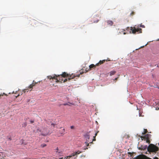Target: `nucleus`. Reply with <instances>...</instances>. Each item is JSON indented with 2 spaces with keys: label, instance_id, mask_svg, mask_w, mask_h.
<instances>
[{
  "label": "nucleus",
  "instance_id": "f257e3e1",
  "mask_svg": "<svg viewBox=\"0 0 159 159\" xmlns=\"http://www.w3.org/2000/svg\"><path fill=\"white\" fill-rule=\"evenodd\" d=\"M80 75H79L78 76H79ZM76 76L75 75L72 74L69 75L66 72H63L61 75H57L54 74L52 75L48 76L47 77L48 79L51 80H55V82L58 83L61 81H63L64 82H66L67 80V79H65V78L68 77V80H70L71 79L74 78Z\"/></svg>",
  "mask_w": 159,
  "mask_h": 159
},
{
  "label": "nucleus",
  "instance_id": "f03ea898",
  "mask_svg": "<svg viewBox=\"0 0 159 159\" xmlns=\"http://www.w3.org/2000/svg\"><path fill=\"white\" fill-rule=\"evenodd\" d=\"M158 150V148L152 144H150L148 148V150L149 152H156Z\"/></svg>",
  "mask_w": 159,
  "mask_h": 159
},
{
  "label": "nucleus",
  "instance_id": "7ed1b4c3",
  "mask_svg": "<svg viewBox=\"0 0 159 159\" xmlns=\"http://www.w3.org/2000/svg\"><path fill=\"white\" fill-rule=\"evenodd\" d=\"M40 131L42 135L43 136L47 135L49 132L48 129L45 127H43Z\"/></svg>",
  "mask_w": 159,
  "mask_h": 159
},
{
  "label": "nucleus",
  "instance_id": "20e7f679",
  "mask_svg": "<svg viewBox=\"0 0 159 159\" xmlns=\"http://www.w3.org/2000/svg\"><path fill=\"white\" fill-rule=\"evenodd\" d=\"M131 31H132V33L134 34H135L136 32L141 33L142 29L140 28H136L135 27H131Z\"/></svg>",
  "mask_w": 159,
  "mask_h": 159
},
{
  "label": "nucleus",
  "instance_id": "39448f33",
  "mask_svg": "<svg viewBox=\"0 0 159 159\" xmlns=\"http://www.w3.org/2000/svg\"><path fill=\"white\" fill-rule=\"evenodd\" d=\"M151 135L149 134H147L141 137L142 139H144L146 141L147 143H150V138Z\"/></svg>",
  "mask_w": 159,
  "mask_h": 159
},
{
  "label": "nucleus",
  "instance_id": "423d86ee",
  "mask_svg": "<svg viewBox=\"0 0 159 159\" xmlns=\"http://www.w3.org/2000/svg\"><path fill=\"white\" fill-rule=\"evenodd\" d=\"M81 152H80L79 151H78L76 152H74L72 153L69 156L67 157H65V158L64 159H67L68 158H70L72 157H74L76 155L79 154Z\"/></svg>",
  "mask_w": 159,
  "mask_h": 159
},
{
  "label": "nucleus",
  "instance_id": "0eeeda50",
  "mask_svg": "<svg viewBox=\"0 0 159 159\" xmlns=\"http://www.w3.org/2000/svg\"><path fill=\"white\" fill-rule=\"evenodd\" d=\"M81 152H80L79 151H78L76 152H74L72 153L69 156L67 157H65V158L64 159H67L68 158H70L72 157H74L76 155L79 154Z\"/></svg>",
  "mask_w": 159,
  "mask_h": 159
},
{
  "label": "nucleus",
  "instance_id": "6e6552de",
  "mask_svg": "<svg viewBox=\"0 0 159 159\" xmlns=\"http://www.w3.org/2000/svg\"><path fill=\"white\" fill-rule=\"evenodd\" d=\"M37 83L34 82V80L33 83L28 87V89H25L23 90V91L25 93L27 90H28L29 88H33V87L35 86Z\"/></svg>",
  "mask_w": 159,
  "mask_h": 159
},
{
  "label": "nucleus",
  "instance_id": "1a4fd4ad",
  "mask_svg": "<svg viewBox=\"0 0 159 159\" xmlns=\"http://www.w3.org/2000/svg\"><path fill=\"white\" fill-rule=\"evenodd\" d=\"M96 66V64L95 65H94L93 64L90 65L89 66V68L88 69V70H87V69H86V72H87L91 70L92 69H95Z\"/></svg>",
  "mask_w": 159,
  "mask_h": 159
},
{
  "label": "nucleus",
  "instance_id": "9d476101",
  "mask_svg": "<svg viewBox=\"0 0 159 159\" xmlns=\"http://www.w3.org/2000/svg\"><path fill=\"white\" fill-rule=\"evenodd\" d=\"M110 60H108L107 59V60H102V61L100 60L99 61L98 63H97L96 64V65L97 66H98L99 65H101L104 62H105V61H110Z\"/></svg>",
  "mask_w": 159,
  "mask_h": 159
},
{
  "label": "nucleus",
  "instance_id": "9b49d317",
  "mask_svg": "<svg viewBox=\"0 0 159 159\" xmlns=\"http://www.w3.org/2000/svg\"><path fill=\"white\" fill-rule=\"evenodd\" d=\"M84 136L85 138L86 139L87 141L88 142H89V140L90 139V135L89 133L86 134Z\"/></svg>",
  "mask_w": 159,
  "mask_h": 159
},
{
  "label": "nucleus",
  "instance_id": "f8f14e48",
  "mask_svg": "<svg viewBox=\"0 0 159 159\" xmlns=\"http://www.w3.org/2000/svg\"><path fill=\"white\" fill-rule=\"evenodd\" d=\"M56 152L57 154H62V151L61 150H59L58 148H57L56 149Z\"/></svg>",
  "mask_w": 159,
  "mask_h": 159
},
{
  "label": "nucleus",
  "instance_id": "ddd939ff",
  "mask_svg": "<svg viewBox=\"0 0 159 159\" xmlns=\"http://www.w3.org/2000/svg\"><path fill=\"white\" fill-rule=\"evenodd\" d=\"M63 105L64 106L68 105L69 106H71V105H74V103H70V102H68V103H64L63 104Z\"/></svg>",
  "mask_w": 159,
  "mask_h": 159
},
{
  "label": "nucleus",
  "instance_id": "4468645a",
  "mask_svg": "<svg viewBox=\"0 0 159 159\" xmlns=\"http://www.w3.org/2000/svg\"><path fill=\"white\" fill-rule=\"evenodd\" d=\"M107 23L108 25H109L110 26L112 25L113 24V22L110 20H107Z\"/></svg>",
  "mask_w": 159,
  "mask_h": 159
},
{
  "label": "nucleus",
  "instance_id": "2eb2a0df",
  "mask_svg": "<svg viewBox=\"0 0 159 159\" xmlns=\"http://www.w3.org/2000/svg\"><path fill=\"white\" fill-rule=\"evenodd\" d=\"M116 73V71L115 70H112V71H111L110 72V76H111L112 75H114Z\"/></svg>",
  "mask_w": 159,
  "mask_h": 159
},
{
  "label": "nucleus",
  "instance_id": "dca6fc26",
  "mask_svg": "<svg viewBox=\"0 0 159 159\" xmlns=\"http://www.w3.org/2000/svg\"><path fill=\"white\" fill-rule=\"evenodd\" d=\"M60 133L61 134H63L65 132V129H61L59 131Z\"/></svg>",
  "mask_w": 159,
  "mask_h": 159
},
{
  "label": "nucleus",
  "instance_id": "f3484780",
  "mask_svg": "<svg viewBox=\"0 0 159 159\" xmlns=\"http://www.w3.org/2000/svg\"><path fill=\"white\" fill-rule=\"evenodd\" d=\"M98 132L99 131H98L95 133V136H93V141H95L96 140L95 137L97 135V134Z\"/></svg>",
  "mask_w": 159,
  "mask_h": 159
},
{
  "label": "nucleus",
  "instance_id": "a211bd4d",
  "mask_svg": "<svg viewBox=\"0 0 159 159\" xmlns=\"http://www.w3.org/2000/svg\"><path fill=\"white\" fill-rule=\"evenodd\" d=\"M27 126V123L26 122L23 123L22 124V127H25Z\"/></svg>",
  "mask_w": 159,
  "mask_h": 159
},
{
  "label": "nucleus",
  "instance_id": "6ab92c4d",
  "mask_svg": "<svg viewBox=\"0 0 159 159\" xmlns=\"http://www.w3.org/2000/svg\"><path fill=\"white\" fill-rule=\"evenodd\" d=\"M147 130L146 129H144V132L142 133L143 134H144L147 132Z\"/></svg>",
  "mask_w": 159,
  "mask_h": 159
},
{
  "label": "nucleus",
  "instance_id": "aec40b11",
  "mask_svg": "<svg viewBox=\"0 0 159 159\" xmlns=\"http://www.w3.org/2000/svg\"><path fill=\"white\" fill-rule=\"evenodd\" d=\"M46 146V144L45 143L42 144L41 145V147L42 148H43Z\"/></svg>",
  "mask_w": 159,
  "mask_h": 159
},
{
  "label": "nucleus",
  "instance_id": "412c9836",
  "mask_svg": "<svg viewBox=\"0 0 159 159\" xmlns=\"http://www.w3.org/2000/svg\"><path fill=\"white\" fill-rule=\"evenodd\" d=\"M70 128L72 129H73L74 128V126L73 125H72L70 126Z\"/></svg>",
  "mask_w": 159,
  "mask_h": 159
},
{
  "label": "nucleus",
  "instance_id": "4be33fe9",
  "mask_svg": "<svg viewBox=\"0 0 159 159\" xmlns=\"http://www.w3.org/2000/svg\"><path fill=\"white\" fill-rule=\"evenodd\" d=\"M5 94L4 93H3V94H0V98H1V97L3 96V94Z\"/></svg>",
  "mask_w": 159,
  "mask_h": 159
},
{
  "label": "nucleus",
  "instance_id": "5701e85b",
  "mask_svg": "<svg viewBox=\"0 0 159 159\" xmlns=\"http://www.w3.org/2000/svg\"><path fill=\"white\" fill-rule=\"evenodd\" d=\"M140 27H142V28H144L145 27V26L143 25H140Z\"/></svg>",
  "mask_w": 159,
  "mask_h": 159
},
{
  "label": "nucleus",
  "instance_id": "b1692460",
  "mask_svg": "<svg viewBox=\"0 0 159 159\" xmlns=\"http://www.w3.org/2000/svg\"><path fill=\"white\" fill-rule=\"evenodd\" d=\"M30 122L31 123H33L34 122V121L33 120H30Z\"/></svg>",
  "mask_w": 159,
  "mask_h": 159
},
{
  "label": "nucleus",
  "instance_id": "393cba45",
  "mask_svg": "<svg viewBox=\"0 0 159 159\" xmlns=\"http://www.w3.org/2000/svg\"><path fill=\"white\" fill-rule=\"evenodd\" d=\"M85 143L86 145H87V146H88L89 145V143H88L87 142H85Z\"/></svg>",
  "mask_w": 159,
  "mask_h": 159
},
{
  "label": "nucleus",
  "instance_id": "a878e982",
  "mask_svg": "<svg viewBox=\"0 0 159 159\" xmlns=\"http://www.w3.org/2000/svg\"><path fill=\"white\" fill-rule=\"evenodd\" d=\"M134 14V12L133 11H132L130 14V15L131 16H133Z\"/></svg>",
  "mask_w": 159,
  "mask_h": 159
},
{
  "label": "nucleus",
  "instance_id": "bb28decb",
  "mask_svg": "<svg viewBox=\"0 0 159 159\" xmlns=\"http://www.w3.org/2000/svg\"><path fill=\"white\" fill-rule=\"evenodd\" d=\"M128 154L130 155L131 156L132 155V153L130 152H128Z\"/></svg>",
  "mask_w": 159,
  "mask_h": 159
},
{
  "label": "nucleus",
  "instance_id": "cd10ccee",
  "mask_svg": "<svg viewBox=\"0 0 159 159\" xmlns=\"http://www.w3.org/2000/svg\"><path fill=\"white\" fill-rule=\"evenodd\" d=\"M98 21H99V20H97L96 21H94L93 22L94 23H97V22H98Z\"/></svg>",
  "mask_w": 159,
  "mask_h": 159
},
{
  "label": "nucleus",
  "instance_id": "c85d7f7f",
  "mask_svg": "<svg viewBox=\"0 0 159 159\" xmlns=\"http://www.w3.org/2000/svg\"><path fill=\"white\" fill-rule=\"evenodd\" d=\"M84 72H80V74H81V75Z\"/></svg>",
  "mask_w": 159,
  "mask_h": 159
},
{
  "label": "nucleus",
  "instance_id": "c756f323",
  "mask_svg": "<svg viewBox=\"0 0 159 159\" xmlns=\"http://www.w3.org/2000/svg\"><path fill=\"white\" fill-rule=\"evenodd\" d=\"M51 125H53L54 126V125H55V124H53V123H52V124H51Z\"/></svg>",
  "mask_w": 159,
  "mask_h": 159
},
{
  "label": "nucleus",
  "instance_id": "7c9ffc66",
  "mask_svg": "<svg viewBox=\"0 0 159 159\" xmlns=\"http://www.w3.org/2000/svg\"><path fill=\"white\" fill-rule=\"evenodd\" d=\"M89 68H86L85 69V71H86V69H87V70H88V69H89ZM85 72L86 73V72Z\"/></svg>",
  "mask_w": 159,
  "mask_h": 159
},
{
  "label": "nucleus",
  "instance_id": "2f4dec72",
  "mask_svg": "<svg viewBox=\"0 0 159 159\" xmlns=\"http://www.w3.org/2000/svg\"><path fill=\"white\" fill-rule=\"evenodd\" d=\"M8 139L9 140H11V138H8Z\"/></svg>",
  "mask_w": 159,
  "mask_h": 159
},
{
  "label": "nucleus",
  "instance_id": "473e14b6",
  "mask_svg": "<svg viewBox=\"0 0 159 159\" xmlns=\"http://www.w3.org/2000/svg\"><path fill=\"white\" fill-rule=\"evenodd\" d=\"M126 34V33H125V32H124V33H123V34Z\"/></svg>",
  "mask_w": 159,
  "mask_h": 159
},
{
  "label": "nucleus",
  "instance_id": "72a5a7b5",
  "mask_svg": "<svg viewBox=\"0 0 159 159\" xmlns=\"http://www.w3.org/2000/svg\"><path fill=\"white\" fill-rule=\"evenodd\" d=\"M92 142H90L89 143H92Z\"/></svg>",
  "mask_w": 159,
  "mask_h": 159
},
{
  "label": "nucleus",
  "instance_id": "f704fd0d",
  "mask_svg": "<svg viewBox=\"0 0 159 159\" xmlns=\"http://www.w3.org/2000/svg\"><path fill=\"white\" fill-rule=\"evenodd\" d=\"M117 78H115V80H117Z\"/></svg>",
  "mask_w": 159,
  "mask_h": 159
},
{
  "label": "nucleus",
  "instance_id": "c9c22d12",
  "mask_svg": "<svg viewBox=\"0 0 159 159\" xmlns=\"http://www.w3.org/2000/svg\"><path fill=\"white\" fill-rule=\"evenodd\" d=\"M123 30L124 31H125V30Z\"/></svg>",
  "mask_w": 159,
  "mask_h": 159
},
{
  "label": "nucleus",
  "instance_id": "e433bc0d",
  "mask_svg": "<svg viewBox=\"0 0 159 159\" xmlns=\"http://www.w3.org/2000/svg\"><path fill=\"white\" fill-rule=\"evenodd\" d=\"M82 70H84V68L82 69Z\"/></svg>",
  "mask_w": 159,
  "mask_h": 159
}]
</instances>
